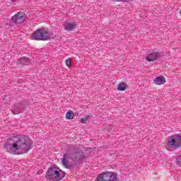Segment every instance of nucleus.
Listing matches in <instances>:
<instances>
[{"instance_id": "obj_1", "label": "nucleus", "mask_w": 181, "mask_h": 181, "mask_svg": "<svg viewBox=\"0 0 181 181\" xmlns=\"http://www.w3.org/2000/svg\"><path fill=\"white\" fill-rule=\"evenodd\" d=\"M5 148L8 153L23 155V153H28L33 148V141L28 136L13 134L8 139Z\"/></svg>"}, {"instance_id": "obj_2", "label": "nucleus", "mask_w": 181, "mask_h": 181, "mask_svg": "<svg viewBox=\"0 0 181 181\" xmlns=\"http://www.w3.org/2000/svg\"><path fill=\"white\" fill-rule=\"evenodd\" d=\"M66 176V172L60 170L57 165H54L48 168L45 177L49 180L60 181L63 180Z\"/></svg>"}, {"instance_id": "obj_3", "label": "nucleus", "mask_w": 181, "mask_h": 181, "mask_svg": "<svg viewBox=\"0 0 181 181\" xmlns=\"http://www.w3.org/2000/svg\"><path fill=\"white\" fill-rule=\"evenodd\" d=\"M95 181H119L118 174L115 172L105 171L100 173Z\"/></svg>"}, {"instance_id": "obj_4", "label": "nucleus", "mask_w": 181, "mask_h": 181, "mask_svg": "<svg viewBox=\"0 0 181 181\" xmlns=\"http://www.w3.org/2000/svg\"><path fill=\"white\" fill-rule=\"evenodd\" d=\"M31 39L33 40H49L50 33L45 28H39L32 34Z\"/></svg>"}, {"instance_id": "obj_5", "label": "nucleus", "mask_w": 181, "mask_h": 181, "mask_svg": "<svg viewBox=\"0 0 181 181\" xmlns=\"http://www.w3.org/2000/svg\"><path fill=\"white\" fill-rule=\"evenodd\" d=\"M167 146L170 149H180L181 148V135L176 134L168 137Z\"/></svg>"}, {"instance_id": "obj_6", "label": "nucleus", "mask_w": 181, "mask_h": 181, "mask_svg": "<svg viewBox=\"0 0 181 181\" xmlns=\"http://www.w3.org/2000/svg\"><path fill=\"white\" fill-rule=\"evenodd\" d=\"M71 153L74 158V162H78L84 160V153L77 146H69Z\"/></svg>"}, {"instance_id": "obj_7", "label": "nucleus", "mask_w": 181, "mask_h": 181, "mask_svg": "<svg viewBox=\"0 0 181 181\" xmlns=\"http://www.w3.org/2000/svg\"><path fill=\"white\" fill-rule=\"evenodd\" d=\"M71 162H74V158L71 154L70 147L68 146L66 152L63 156L62 166L66 169H70L72 165Z\"/></svg>"}, {"instance_id": "obj_8", "label": "nucleus", "mask_w": 181, "mask_h": 181, "mask_svg": "<svg viewBox=\"0 0 181 181\" xmlns=\"http://www.w3.org/2000/svg\"><path fill=\"white\" fill-rule=\"evenodd\" d=\"M25 21H26V14L22 11L18 12L11 18V21L16 24L23 23Z\"/></svg>"}, {"instance_id": "obj_9", "label": "nucleus", "mask_w": 181, "mask_h": 181, "mask_svg": "<svg viewBox=\"0 0 181 181\" xmlns=\"http://www.w3.org/2000/svg\"><path fill=\"white\" fill-rule=\"evenodd\" d=\"M162 56H163V53L153 51L147 55V57H146V62H155V60L160 59Z\"/></svg>"}, {"instance_id": "obj_10", "label": "nucleus", "mask_w": 181, "mask_h": 181, "mask_svg": "<svg viewBox=\"0 0 181 181\" xmlns=\"http://www.w3.org/2000/svg\"><path fill=\"white\" fill-rule=\"evenodd\" d=\"M64 30H67L68 32H71L77 28V22L74 21L72 23L70 22H65L64 23Z\"/></svg>"}, {"instance_id": "obj_11", "label": "nucleus", "mask_w": 181, "mask_h": 181, "mask_svg": "<svg viewBox=\"0 0 181 181\" xmlns=\"http://www.w3.org/2000/svg\"><path fill=\"white\" fill-rule=\"evenodd\" d=\"M11 112L16 115H17L18 114H21V112H23V105H16L12 108Z\"/></svg>"}, {"instance_id": "obj_12", "label": "nucleus", "mask_w": 181, "mask_h": 181, "mask_svg": "<svg viewBox=\"0 0 181 181\" xmlns=\"http://www.w3.org/2000/svg\"><path fill=\"white\" fill-rule=\"evenodd\" d=\"M165 83L166 78L164 76H158L154 79V84H156V86H162Z\"/></svg>"}, {"instance_id": "obj_13", "label": "nucleus", "mask_w": 181, "mask_h": 181, "mask_svg": "<svg viewBox=\"0 0 181 181\" xmlns=\"http://www.w3.org/2000/svg\"><path fill=\"white\" fill-rule=\"evenodd\" d=\"M28 63H30V59L28 57H22L18 59V64H28Z\"/></svg>"}, {"instance_id": "obj_14", "label": "nucleus", "mask_w": 181, "mask_h": 181, "mask_svg": "<svg viewBox=\"0 0 181 181\" xmlns=\"http://www.w3.org/2000/svg\"><path fill=\"white\" fill-rule=\"evenodd\" d=\"M66 119H73L74 118V112L72 110H69L66 114Z\"/></svg>"}, {"instance_id": "obj_15", "label": "nucleus", "mask_w": 181, "mask_h": 181, "mask_svg": "<svg viewBox=\"0 0 181 181\" xmlns=\"http://www.w3.org/2000/svg\"><path fill=\"white\" fill-rule=\"evenodd\" d=\"M117 90H119V91H125V90H127V85L124 83H119L117 86Z\"/></svg>"}, {"instance_id": "obj_16", "label": "nucleus", "mask_w": 181, "mask_h": 181, "mask_svg": "<svg viewBox=\"0 0 181 181\" xmlns=\"http://www.w3.org/2000/svg\"><path fill=\"white\" fill-rule=\"evenodd\" d=\"M89 119H90V115H86L85 118L81 119V124H87Z\"/></svg>"}, {"instance_id": "obj_17", "label": "nucleus", "mask_w": 181, "mask_h": 181, "mask_svg": "<svg viewBox=\"0 0 181 181\" xmlns=\"http://www.w3.org/2000/svg\"><path fill=\"white\" fill-rule=\"evenodd\" d=\"M176 164L181 168V156L176 158Z\"/></svg>"}, {"instance_id": "obj_18", "label": "nucleus", "mask_w": 181, "mask_h": 181, "mask_svg": "<svg viewBox=\"0 0 181 181\" xmlns=\"http://www.w3.org/2000/svg\"><path fill=\"white\" fill-rule=\"evenodd\" d=\"M66 64L68 67H71V59H66Z\"/></svg>"}, {"instance_id": "obj_19", "label": "nucleus", "mask_w": 181, "mask_h": 181, "mask_svg": "<svg viewBox=\"0 0 181 181\" xmlns=\"http://www.w3.org/2000/svg\"><path fill=\"white\" fill-rule=\"evenodd\" d=\"M113 2H126L127 0H111Z\"/></svg>"}, {"instance_id": "obj_20", "label": "nucleus", "mask_w": 181, "mask_h": 181, "mask_svg": "<svg viewBox=\"0 0 181 181\" xmlns=\"http://www.w3.org/2000/svg\"><path fill=\"white\" fill-rule=\"evenodd\" d=\"M180 16H181V9L180 10Z\"/></svg>"}]
</instances>
